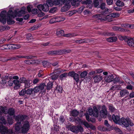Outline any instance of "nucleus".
<instances>
[{
	"instance_id": "nucleus-1",
	"label": "nucleus",
	"mask_w": 134,
	"mask_h": 134,
	"mask_svg": "<svg viewBox=\"0 0 134 134\" xmlns=\"http://www.w3.org/2000/svg\"><path fill=\"white\" fill-rule=\"evenodd\" d=\"M14 117L15 121H17L15 125V131L20 132L24 134L27 133L30 127L29 122L28 121H25L23 122V125L21 126H20L21 122L27 119L28 117L26 115L19 114L16 116H14Z\"/></svg>"
},
{
	"instance_id": "nucleus-2",
	"label": "nucleus",
	"mask_w": 134,
	"mask_h": 134,
	"mask_svg": "<svg viewBox=\"0 0 134 134\" xmlns=\"http://www.w3.org/2000/svg\"><path fill=\"white\" fill-rule=\"evenodd\" d=\"M119 124L120 125H123L126 127H128L129 125L130 126H132L134 125L130 119L128 118L125 119L123 117L120 119Z\"/></svg>"
},
{
	"instance_id": "nucleus-3",
	"label": "nucleus",
	"mask_w": 134,
	"mask_h": 134,
	"mask_svg": "<svg viewBox=\"0 0 134 134\" xmlns=\"http://www.w3.org/2000/svg\"><path fill=\"white\" fill-rule=\"evenodd\" d=\"M101 110L99 112V115L98 118V120L100 121L102 118H105L107 117L108 111L106 106L103 105L101 107Z\"/></svg>"
},
{
	"instance_id": "nucleus-4",
	"label": "nucleus",
	"mask_w": 134,
	"mask_h": 134,
	"mask_svg": "<svg viewBox=\"0 0 134 134\" xmlns=\"http://www.w3.org/2000/svg\"><path fill=\"white\" fill-rule=\"evenodd\" d=\"M67 128L73 132L77 133L79 132H82L83 131V129L80 126H77L71 125H67Z\"/></svg>"
},
{
	"instance_id": "nucleus-5",
	"label": "nucleus",
	"mask_w": 134,
	"mask_h": 134,
	"mask_svg": "<svg viewBox=\"0 0 134 134\" xmlns=\"http://www.w3.org/2000/svg\"><path fill=\"white\" fill-rule=\"evenodd\" d=\"M88 112L89 115L95 117L98 119L99 113L97 108L96 106H94L93 109L92 108L89 109L88 110Z\"/></svg>"
},
{
	"instance_id": "nucleus-6",
	"label": "nucleus",
	"mask_w": 134,
	"mask_h": 134,
	"mask_svg": "<svg viewBox=\"0 0 134 134\" xmlns=\"http://www.w3.org/2000/svg\"><path fill=\"white\" fill-rule=\"evenodd\" d=\"M4 48L6 49H16L21 47L19 44H10L4 46Z\"/></svg>"
},
{
	"instance_id": "nucleus-7",
	"label": "nucleus",
	"mask_w": 134,
	"mask_h": 134,
	"mask_svg": "<svg viewBox=\"0 0 134 134\" xmlns=\"http://www.w3.org/2000/svg\"><path fill=\"white\" fill-rule=\"evenodd\" d=\"M69 76H70L73 77L74 80L77 83H78L79 82V76L77 73H75L74 71L69 72L68 74Z\"/></svg>"
},
{
	"instance_id": "nucleus-8",
	"label": "nucleus",
	"mask_w": 134,
	"mask_h": 134,
	"mask_svg": "<svg viewBox=\"0 0 134 134\" xmlns=\"http://www.w3.org/2000/svg\"><path fill=\"white\" fill-rule=\"evenodd\" d=\"M63 4L65 5L60 10L62 12H66L71 7L70 4L67 3L65 1H61Z\"/></svg>"
},
{
	"instance_id": "nucleus-9",
	"label": "nucleus",
	"mask_w": 134,
	"mask_h": 134,
	"mask_svg": "<svg viewBox=\"0 0 134 134\" xmlns=\"http://www.w3.org/2000/svg\"><path fill=\"white\" fill-rule=\"evenodd\" d=\"M37 8L40 11L42 10L45 12H47L49 10L48 6L45 4L39 5H37Z\"/></svg>"
},
{
	"instance_id": "nucleus-10",
	"label": "nucleus",
	"mask_w": 134,
	"mask_h": 134,
	"mask_svg": "<svg viewBox=\"0 0 134 134\" xmlns=\"http://www.w3.org/2000/svg\"><path fill=\"white\" fill-rule=\"evenodd\" d=\"M17 16V12L16 10H15L14 12L12 11L9 10L7 13V16L8 17H11L14 18Z\"/></svg>"
},
{
	"instance_id": "nucleus-11",
	"label": "nucleus",
	"mask_w": 134,
	"mask_h": 134,
	"mask_svg": "<svg viewBox=\"0 0 134 134\" xmlns=\"http://www.w3.org/2000/svg\"><path fill=\"white\" fill-rule=\"evenodd\" d=\"M53 74L52 76V79L53 80H55L59 77V70L58 69L54 70V72L52 73Z\"/></svg>"
},
{
	"instance_id": "nucleus-12",
	"label": "nucleus",
	"mask_w": 134,
	"mask_h": 134,
	"mask_svg": "<svg viewBox=\"0 0 134 134\" xmlns=\"http://www.w3.org/2000/svg\"><path fill=\"white\" fill-rule=\"evenodd\" d=\"M105 10L104 11L102 12V14H96L94 16L95 18H99L101 16L103 15H105L106 14H108L109 13V9L108 8H105L104 9Z\"/></svg>"
},
{
	"instance_id": "nucleus-13",
	"label": "nucleus",
	"mask_w": 134,
	"mask_h": 134,
	"mask_svg": "<svg viewBox=\"0 0 134 134\" xmlns=\"http://www.w3.org/2000/svg\"><path fill=\"white\" fill-rule=\"evenodd\" d=\"M112 119L114 122L116 124H119L120 119L119 116L113 114L112 116Z\"/></svg>"
},
{
	"instance_id": "nucleus-14",
	"label": "nucleus",
	"mask_w": 134,
	"mask_h": 134,
	"mask_svg": "<svg viewBox=\"0 0 134 134\" xmlns=\"http://www.w3.org/2000/svg\"><path fill=\"white\" fill-rule=\"evenodd\" d=\"M25 7H22L20 11L17 12V16L18 17L21 16L25 14Z\"/></svg>"
},
{
	"instance_id": "nucleus-15",
	"label": "nucleus",
	"mask_w": 134,
	"mask_h": 134,
	"mask_svg": "<svg viewBox=\"0 0 134 134\" xmlns=\"http://www.w3.org/2000/svg\"><path fill=\"white\" fill-rule=\"evenodd\" d=\"M79 114V112L76 109H74L70 111V115L73 117L77 116Z\"/></svg>"
},
{
	"instance_id": "nucleus-16",
	"label": "nucleus",
	"mask_w": 134,
	"mask_h": 134,
	"mask_svg": "<svg viewBox=\"0 0 134 134\" xmlns=\"http://www.w3.org/2000/svg\"><path fill=\"white\" fill-rule=\"evenodd\" d=\"M111 14L105 16L104 18H99V19L101 20H107L109 21H112V19L113 18L112 16H110Z\"/></svg>"
},
{
	"instance_id": "nucleus-17",
	"label": "nucleus",
	"mask_w": 134,
	"mask_h": 134,
	"mask_svg": "<svg viewBox=\"0 0 134 134\" xmlns=\"http://www.w3.org/2000/svg\"><path fill=\"white\" fill-rule=\"evenodd\" d=\"M32 82V81L31 80L27 79V81L25 83V88H27L30 87Z\"/></svg>"
},
{
	"instance_id": "nucleus-18",
	"label": "nucleus",
	"mask_w": 134,
	"mask_h": 134,
	"mask_svg": "<svg viewBox=\"0 0 134 134\" xmlns=\"http://www.w3.org/2000/svg\"><path fill=\"white\" fill-rule=\"evenodd\" d=\"M105 80L106 81L109 82L113 81L114 76L112 74L107 76L105 77Z\"/></svg>"
},
{
	"instance_id": "nucleus-19",
	"label": "nucleus",
	"mask_w": 134,
	"mask_h": 134,
	"mask_svg": "<svg viewBox=\"0 0 134 134\" xmlns=\"http://www.w3.org/2000/svg\"><path fill=\"white\" fill-rule=\"evenodd\" d=\"M93 79L94 82L96 83L99 82L102 79V77L100 75H96L93 77Z\"/></svg>"
},
{
	"instance_id": "nucleus-20",
	"label": "nucleus",
	"mask_w": 134,
	"mask_h": 134,
	"mask_svg": "<svg viewBox=\"0 0 134 134\" xmlns=\"http://www.w3.org/2000/svg\"><path fill=\"white\" fill-rule=\"evenodd\" d=\"M15 85L14 88L15 89H18L20 87V85L19 84L20 81L18 80H14L13 81Z\"/></svg>"
},
{
	"instance_id": "nucleus-21",
	"label": "nucleus",
	"mask_w": 134,
	"mask_h": 134,
	"mask_svg": "<svg viewBox=\"0 0 134 134\" xmlns=\"http://www.w3.org/2000/svg\"><path fill=\"white\" fill-rule=\"evenodd\" d=\"M15 112V110L13 108H10L8 110L7 114L10 116H14Z\"/></svg>"
},
{
	"instance_id": "nucleus-22",
	"label": "nucleus",
	"mask_w": 134,
	"mask_h": 134,
	"mask_svg": "<svg viewBox=\"0 0 134 134\" xmlns=\"http://www.w3.org/2000/svg\"><path fill=\"white\" fill-rule=\"evenodd\" d=\"M127 43L129 46L132 48H134V41L133 38H130L129 40L128 41Z\"/></svg>"
},
{
	"instance_id": "nucleus-23",
	"label": "nucleus",
	"mask_w": 134,
	"mask_h": 134,
	"mask_svg": "<svg viewBox=\"0 0 134 134\" xmlns=\"http://www.w3.org/2000/svg\"><path fill=\"white\" fill-rule=\"evenodd\" d=\"M87 41V39L84 38L83 39L75 40V42L76 43L80 44L83 43H86Z\"/></svg>"
},
{
	"instance_id": "nucleus-24",
	"label": "nucleus",
	"mask_w": 134,
	"mask_h": 134,
	"mask_svg": "<svg viewBox=\"0 0 134 134\" xmlns=\"http://www.w3.org/2000/svg\"><path fill=\"white\" fill-rule=\"evenodd\" d=\"M70 2L72 5L76 7H77L80 4V3L77 0H71Z\"/></svg>"
},
{
	"instance_id": "nucleus-25",
	"label": "nucleus",
	"mask_w": 134,
	"mask_h": 134,
	"mask_svg": "<svg viewBox=\"0 0 134 134\" xmlns=\"http://www.w3.org/2000/svg\"><path fill=\"white\" fill-rule=\"evenodd\" d=\"M108 107L111 113L113 112L116 110L113 105L111 104H108Z\"/></svg>"
},
{
	"instance_id": "nucleus-26",
	"label": "nucleus",
	"mask_w": 134,
	"mask_h": 134,
	"mask_svg": "<svg viewBox=\"0 0 134 134\" xmlns=\"http://www.w3.org/2000/svg\"><path fill=\"white\" fill-rule=\"evenodd\" d=\"M117 39L116 37H111L107 39V41L109 42H113L116 41Z\"/></svg>"
},
{
	"instance_id": "nucleus-27",
	"label": "nucleus",
	"mask_w": 134,
	"mask_h": 134,
	"mask_svg": "<svg viewBox=\"0 0 134 134\" xmlns=\"http://www.w3.org/2000/svg\"><path fill=\"white\" fill-rule=\"evenodd\" d=\"M129 93L128 91L125 90H123L120 92V94L121 97L125 96L126 94H127Z\"/></svg>"
},
{
	"instance_id": "nucleus-28",
	"label": "nucleus",
	"mask_w": 134,
	"mask_h": 134,
	"mask_svg": "<svg viewBox=\"0 0 134 134\" xmlns=\"http://www.w3.org/2000/svg\"><path fill=\"white\" fill-rule=\"evenodd\" d=\"M42 64L43 66L45 67H50L51 65V63L48 62L46 61H44L42 62Z\"/></svg>"
},
{
	"instance_id": "nucleus-29",
	"label": "nucleus",
	"mask_w": 134,
	"mask_h": 134,
	"mask_svg": "<svg viewBox=\"0 0 134 134\" xmlns=\"http://www.w3.org/2000/svg\"><path fill=\"white\" fill-rule=\"evenodd\" d=\"M59 21V19L58 17H55L51 19L49 21V23L51 24H52Z\"/></svg>"
},
{
	"instance_id": "nucleus-30",
	"label": "nucleus",
	"mask_w": 134,
	"mask_h": 134,
	"mask_svg": "<svg viewBox=\"0 0 134 134\" xmlns=\"http://www.w3.org/2000/svg\"><path fill=\"white\" fill-rule=\"evenodd\" d=\"M48 7L49 9V6H52L54 5L53 1L52 0H47L46 2V4Z\"/></svg>"
},
{
	"instance_id": "nucleus-31",
	"label": "nucleus",
	"mask_w": 134,
	"mask_h": 134,
	"mask_svg": "<svg viewBox=\"0 0 134 134\" xmlns=\"http://www.w3.org/2000/svg\"><path fill=\"white\" fill-rule=\"evenodd\" d=\"M7 24L9 25L13 24L14 23V21L11 17H8L7 20Z\"/></svg>"
},
{
	"instance_id": "nucleus-32",
	"label": "nucleus",
	"mask_w": 134,
	"mask_h": 134,
	"mask_svg": "<svg viewBox=\"0 0 134 134\" xmlns=\"http://www.w3.org/2000/svg\"><path fill=\"white\" fill-rule=\"evenodd\" d=\"M24 62L26 64L29 65L33 64L36 63L35 61L34 60H25Z\"/></svg>"
},
{
	"instance_id": "nucleus-33",
	"label": "nucleus",
	"mask_w": 134,
	"mask_h": 134,
	"mask_svg": "<svg viewBox=\"0 0 134 134\" xmlns=\"http://www.w3.org/2000/svg\"><path fill=\"white\" fill-rule=\"evenodd\" d=\"M116 5L119 7H122L124 5V3L119 0H118L116 3Z\"/></svg>"
},
{
	"instance_id": "nucleus-34",
	"label": "nucleus",
	"mask_w": 134,
	"mask_h": 134,
	"mask_svg": "<svg viewBox=\"0 0 134 134\" xmlns=\"http://www.w3.org/2000/svg\"><path fill=\"white\" fill-rule=\"evenodd\" d=\"M20 55H16L15 56L11 57L10 59L7 60V61L11 60H15L16 59H19L21 58Z\"/></svg>"
},
{
	"instance_id": "nucleus-35",
	"label": "nucleus",
	"mask_w": 134,
	"mask_h": 134,
	"mask_svg": "<svg viewBox=\"0 0 134 134\" xmlns=\"http://www.w3.org/2000/svg\"><path fill=\"white\" fill-rule=\"evenodd\" d=\"M93 4L95 7L99 8V1L98 0H94L93 1Z\"/></svg>"
},
{
	"instance_id": "nucleus-36",
	"label": "nucleus",
	"mask_w": 134,
	"mask_h": 134,
	"mask_svg": "<svg viewBox=\"0 0 134 134\" xmlns=\"http://www.w3.org/2000/svg\"><path fill=\"white\" fill-rule=\"evenodd\" d=\"M53 83L50 82L47 83L46 86V89L47 90H50L52 87Z\"/></svg>"
},
{
	"instance_id": "nucleus-37",
	"label": "nucleus",
	"mask_w": 134,
	"mask_h": 134,
	"mask_svg": "<svg viewBox=\"0 0 134 134\" xmlns=\"http://www.w3.org/2000/svg\"><path fill=\"white\" fill-rule=\"evenodd\" d=\"M120 87L119 85H115L113 86L110 88V90L114 91L116 90H118L120 89Z\"/></svg>"
},
{
	"instance_id": "nucleus-38",
	"label": "nucleus",
	"mask_w": 134,
	"mask_h": 134,
	"mask_svg": "<svg viewBox=\"0 0 134 134\" xmlns=\"http://www.w3.org/2000/svg\"><path fill=\"white\" fill-rule=\"evenodd\" d=\"M92 2V0H86L85 1H83L81 2V3L83 4L86 5H89Z\"/></svg>"
},
{
	"instance_id": "nucleus-39",
	"label": "nucleus",
	"mask_w": 134,
	"mask_h": 134,
	"mask_svg": "<svg viewBox=\"0 0 134 134\" xmlns=\"http://www.w3.org/2000/svg\"><path fill=\"white\" fill-rule=\"evenodd\" d=\"M33 89L32 88H29L26 90V94L27 95H31L33 93Z\"/></svg>"
},
{
	"instance_id": "nucleus-40",
	"label": "nucleus",
	"mask_w": 134,
	"mask_h": 134,
	"mask_svg": "<svg viewBox=\"0 0 134 134\" xmlns=\"http://www.w3.org/2000/svg\"><path fill=\"white\" fill-rule=\"evenodd\" d=\"M53 121L54 123H55L56 124V125H55V126L56 127L54 126V130H55L56 131H58V128H57V127H58V126H57V125L58 124V119H55V120H54V119H53Z\"/></svg>"
},
{
	"instance_id": "nucleus-41",
	"label": "nucleus",
	"mask_w": 134,
	"mask_h": 134,
	"mask_svg": "<svg viewBox=\"0 0 134 134\" xmlns=\"http://www.w3.org/2000/svg\"><path fill=\"white\" fill-rule=\"evenodd\" d=\"M46 86L45 84L44 83H41L39 86H38L39 89L41 90L42 91L43 90L45 86Z\"/></svg>"
},
{
	"instance_id": "nucleus-42",
	"label": "nucleus",
	"mask_w": 134,
	"mask_h": 134,
	"mask_svg": "<svg viewBox=\"0 0 134 134\" xmlns=\"http://www.w3.org/2000/svg\"><path fill=\"white\" fill-rule=\"evenodd\" d=\"M7 119L9 125H12L13 124V120L11 117H8Z\"/></svg>"
},
{
	"instance_id": "nucleus-43",
	"label": "nucleus",
	"mask_w": 134,
	"mask_h": 134,
	"mask_svg": "<svg viewBox=\"0 0 134 134\" xmlns=\"http://www.w3.org/2000/svg\"><path fill=\"white\" fill-rule=\"evenodd\" d=\"M106 5V4L105 3L102 2L101 3L100 5L99 6V8H100V9L102 10H104L105 9V8H107L105 7Z\"/></svg>"
},
{
	"instance_id": "nucleus-44",
	"label": "nucleus",
	"mask_w": 134,
	"mask_h": 134,
	"mask_svg": "<svg viewBox=\"0 0 134 134\" xmlns=\"http://www.w3.org/2000/svg\"><path fill=\"white\" fill-rule=\"evenodd\" d=\"M87 72L86 71H83L80 74V76L81 78L85 77L87 75Z\"/></svg>"
},
{
	"instance_id": "nucleus-45",
	"label": "nucleus",
	"mask_w": 134,
	"mask_h": 134,
	"mask_svg": "<svg viewBox=\"0 0 134 134\" xmlns=\"http://www.w3.org/2000/svg\"><path fill=\"white\" fill-rule=\"evenodd\" d=\"M6 12L5 10L2 11L0 14V16L2 18H4L5 17Z\"/></svg>"
},
{
	"instance_id": "nucleus-46",
	"label": "nucleus",
	"mask_w": 134,
	"mask_h": 134,
	"mask_svg": "<svg viewBox=\"0 0 134 134\" xmlns=\"http://www.w3.org/2000/svg\"><path fill=\"white\" fill-rule=\"evenodd\" d=\"M20 80L21 83H25L27 81V79L24 77H22L20 78Z\"/></svg>"
},
{
	"instance_id": "nucleus-47",
	"label": "nucleus",
	"mask_w": 134,
	"mask_h": 134,
	"mask_svg": "<svg viewBox=\"0 0 134 134\" xmlns=\"http://www.w3.org/2000/svg\"><path fill=\"white\" fill-rule=\"evenodd\" d=\"M58 52L57 51H51L47 52V54L49 55H54L57 54Z\"/></svg>"
},
{
	"instance_id": "nucleus-48",
	"label": "nucleus",
	"mask_w": 134,
	"mask_h": 134,
	"mask_svg": "<svg viewBox=\"0 0 134 134\" xmlns=\"http://www.w3.org/2000/svg\"><path fill=\"white\" fill-rule=\"evenodd\" d=\"M121 27L125 28H130L131 27V25L126 24H122L121 25Z\"/></svg>"
},
{
	"instance_id": "nucleus-49",
	"label": "nucleus",
	"mask_w": 134,
	"mask_h": 134,
	"mask_svg": "<svg viewBox=\"0 0 134 134\" xmlns=\"http://www.w3.org/2000/svg\"><path fill=\"white\" fill-rule=\"evenodd\" d=\"M119 13H113L111 14L110 16H112L113 18L119 17L120 16Z\"/></svg>"
},
{
	"instance_id": "nucleus-50",
	"label": "nucleus",
	"mask_w": 134,
	"mask_h": 134,
	"mask_svg": "<svg viewBox=\"0 0 134 134\" xmlns=\"http://www.w3.org/2000/svg\"><path fill=\"white\" fill-rule=\"evenodd\" d=\"M77 35H75L73 34H70L69 33L68 34H65L64 35V36L66 37H71L72 36H76Z\"/></svg>"
},
{
	"instance_id": "nucleus-51",
	"label": "nucleus",
	"mask_w": 134,
	"mask_h": 134,
	"mask_svg": "<svg viewBox=\"0 0 134 134\" xmlns=\"http://www.w3.org/2000/svg\"><path fill=\"white\" fill-rule=\"evenodd\" d=\"M83 124L86 127L89 128L90 127L91 128H92V127L90 126L88 123L86 121H84L83 122Z\"/></svg>"
},
{
	"instance_id": "nucleus-52",
	"label": "nucleus",
	"mask_w": 134,
	"mask_h": 134,
	"mask_svg": "<svg viewBox=\"0 0 134 134\" xmlns=\"http://www.w3.org/2000/svg\"><path fill=\"white\" fill-rule=\"evenodd\" d=\"M26 93V90H22L19 92V94L20 96H24Z\"/></svg>"
},
{
	"instance_id": "nucleus-53",
	"label": "nucleus",
	"mask_w": 134,
	"mask_h": 134,
	"mask_svg": "<svg viewBox=\"0 0 134 134\" xmlns=\"http://www.w3.org/2000/svg\"><path fill=\"white\" fill-rule=\"evenodd\" d=\"M33 92L34 93H37L40 90L39 88V87L38 86H36L34 88H33Z\"/></svg>"
},
{
	"instance_id": "nucleus-54",
	"label": "nucleus",
	"mask_w": 134,
	"mask_h": 134,
	"mask_svg": "<svg viewBox=\"0 0 134 134\" xmlns=\"http://www.w3.org/2000/svg\"><path fill=\"white\" fill-rule=\"evenodd\" d=\"M67 51H65L64 50H60L59 51V55H62L64 54L68 53Z\"/></svg>"
},
{
	"instance_id": "nucleus-55",
	"label": "nucleus",
	"mask_w": 134,
	"mask_h": 134,
	"mask_svg": "<svg viewBox=\"0 0 134 134\" xmlns=\"http://www.w3.org/2000/svg\"><path fill=\"white\" fill-rule=\"evenodd\" d=\"M57 10V8L56 7L53 8L49 10V13H53L56 11Z\"/></svg>"
},
{
	"instance_id": "nucleus-56",
	"label": "nucleus",
	"mask_w": 134,
	"mask_h": 134,
	"mask_svg": "<svg viewBox=\"0 0 134 134\" xmlns=\"http://www.w3.org/2000/svg\"><path fill=\"white\" fill-rule=\"evenodd\" d=\"M67 76L68 74L66 73H65L61 74L59 77L60 79H62L63 77H66Z\"/></svg>"
},
{
	"instance_id": "nucleus-57",
	"label": "nucleus",
	"mask_w": 134,
	"mask_h": 134,
	"mask_svg": "<svg viewBox=\"0 0 134 134\" xmlns=\"http://www.w3.org/2000/svg\"><path fill=\"white\" fill-rule=\"evenodd\" d=\"M36 57V56H35L29 55L26 56L25 58L27 59H32Z\"/></svg>"
},
{
	"instance_id": "nucleus-58",
	"label": "nucleus",
	"mask_w": 134,
	"mask_h": 134,
	"mask_svg": "<svg viewBox=\"0 0 134 134\" xmlns=\"http://www.w3.org/2000/svg\"><path fill=\"white\" fill-rule=\"evenodd\" d=\"M106 2L107 4L110 5L113 4V0H106Z\"/></svg>"
},
{
	"instance_id": "nucleus-59",
	"label": "nucleus",
	"mask_w": 134,
	"mask_h": 134,
	"mask_svg": "<svg viewBox=\"0 0 134 134\" xmlns=\"http://www.w3.org/2000/svg\"><path fill=\"white\" fill-rule=\"evenodd\" d=\"M38 11L37 9H34L32 10L31 12L33 14H36L37 13Z\"/></svg>"
},
{
	"instance_id": "nucleus-60",
	"label": "nucleus",
	"mask_w": 134,
	"mask_h": 134,
	"mask_svg": "<svg viewBox=\"0 0 134 134\" xmlns=\"http://www.w3.org/2000/svg\"><path fill=\"white\" fill-rule=\"evenodd\" d=\"M28 40H30L32 38V35L30 34H27L26 36Z\"/></svg>"
},
{
	"instance_id": "nucleus-61",
	"label": "nucleus",
	"mask_w": 134,
	"mask_h": 134,
	"mask_svg": "<svg viewBox=\"0 0 134 134\" xmlns=\"http://www.w3.org/2000/svg\"><path fill=\"white\" fill-rule=\"evenodd\" d=\"M39 81V79L37 78H36L33 80L32 82L34 84H37Z\"/></svg>"
},
{
	"instance_id": "nucleus-62",
	"label": "nucleus",
	"mask_w": 134,
	"mask_h": 134,
	"mask_svg": "<svg viewBox=\"0 0 134 134\" xmlns=\"http://www.w3.org/2000/svg\"><path fill=\"white\" fill-rule=\"evenodd\" d=\"M120 27L116 26H114L112 27L114 31H119Z\"/></svg>"
},
{
	"instance_id": "nucleus-63",
	"label": "nucleus",
	"mask_w": 134,
	"mask_h": 134,
	"mask_svg": "<svg viewBox=\"0 0 134 134\" xmlns=\"http://www.w3.org/2000/svg\"><path fill=\"white\" fill-rule=\"evenodd\" d=\"M65 34L64 31L63 30H61L59 31V36H64Z\"/></svg>"
},
{
	"instance_id": "nucleus-64",
	"label": "nucleus",
	"mask_w": 134,
	"mask_h": 134,
	"mask_svg": "<svg viewBox=\"0 0 134 134\" xmlns=\"http://www.w3.org/2000/svg\"><path fill=\"white\" fill-rule=\"evenodd\" d=\"M126 88L127 90H132L133 89V87L132 86L130 85H127Z\"/></svg>"
}]
</instances>
